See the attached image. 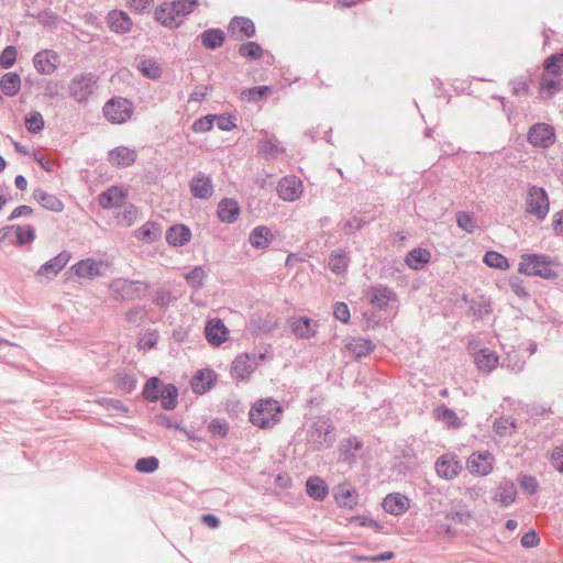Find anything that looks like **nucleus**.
I'll return each mask as SVG.
<instances>
[{"instance_id":"f257e3e1","label":"nucleus","mask_w":563,"mask_h":563,"mask_svg":"<svg viewBox=\"0 0 563 563\" xmlns=\"http://www.w3.org/2000/svg\"><path fill=\"white\" fill-rule=\"evenodd\" d=\"M283 407L272 398L256 400L249 411L250 422L260 429H271L280 422Z\"/></svg>"},{"instance_id":"f03ea898","label":"nucleus","mask_w":563,"mask_h":563,"mask_svg":"<svg viewBox=\"0 0 563 563\" xmlns=\"http://www.w3.org/2000/svg\"><path fill=\"white\" fill-rule=\"evenodd\" d=\"M558 263L544 254H522L518 272L527 276H539L544 279H555Z\"/></svg>"},{"instance_id":"7ed1b4c3","label":"nucleus","mask_w":563,"mask_h":563,"mask_svg":"<svg viewBox=\"0 0 563 563\" xmlns=\"http://www.w3.org/2000/svg\"><path fill=\"white\" fill-rule=\"evenodd\" d=\"M197 7V0H175L170 3H163L156 10V19L168 27L178 26L180 19L191 13Z\"/></svg>"},{"instance_id":"20e7f679","label":"nucleus","mask_w":563,"mask_h":563,"mask_svg":"<svg viewBox=\"0 0 563 563\" xmlns=\"http://www.w3.org/2000/svg\"><path fill=\"white\" fill-rule=\"evenodd\" d=\"M525 210L537 220H544L550 210V201L547 191L541 187H531L525 200Z\"/></svg>"},{"instance_id":"39448f33","label":"nucleus","mask_w":563,"mask_h":563,"mask_svg":"<svg viewBox=\"0 0 563 563\" xmlns=\"http://www.w3.org/2000/svg\"><path fill=\"white\" fill-rule=\"evenodd\" d=\"M113 292V298L122 301L136 300L143 291L148 289V285L141 280H129L117 278L109 285Z\"/></svg>"},{"instance_id":"423d86ee","label":"nucleus","mask_w":563,"mask_h":563,"mask_svg":"<svg viewBox=\"0 0 563 563\" xmlns=\"http://www.w3.org/2000/svg\"><path fill=\"white\" fill-rule=\"evenodd\" d=\"M266 358L264 353L258 355L241 354L232 363L231 374L234 378L246 380L257 368L260 362Z\"/></svg>"},{"instance_id":"0eeeda50","label":"nucleus","mask_w":563,"mask_h":563,"mask_svg":"<svg viewBox=\"0 0 563 563\" xmlns=\"http://www.w3.org/2000/svg\"><path fill=\"white\" fill-rule=\"evenodd\" d=\"M495 457L487 451H477L472 453L466 460L467 471L475 476H487L494 470Z\"/></svg>"},{"instance_id":"6e6552de","label":"nucleus","mask_w":563,"mask_h":563,"mask_svg":"<svg viewBox=\"0 0 563 563\" xmlns=\"http://www.w3.org/2000/svg\"><path fill=\"white\" fill-rule=\"evenodd\" d=\"M103 113L107 120L120 124L132 117L133 107L132 103L124 98L111 99L104 104Z\"/></svg>"},{"instance_id":"1a4fd4ad","label":"nucleus","mask_w":563,"mask_h":563,"mask_svg":"<svg viewBox=\"0 0 563 563\" xmlns=\"http://www.w3.org/2000/svg\"><path fill=\"white\" fill-rule=\"evenodd\" d=\"M110 267L108 262L96 261L93 258H86L74 264L70 269L74 274L84 279H93L103 275L106 269Z\"/></svg>"},{"instance_id":"9d476101","label":"nucleus","mask_w":563,"mask_h":563,"mask_svg":"<svg viewBox=\"0 0 563 563\" xmlns=\"http://www.w3.org/2000/svg\"><path fill=\"white\" fill-rule=\"evenodd\" d=\"M528 141L534 147L548 148L555 142L554 128L547 123H536L529 129Z\"/></svg>"},{"instance_id":"9b49d317","label":"nucleus","mask_w":563,"mask_h":563,"mask_svg":"<svg viewBox=\"0 0 563 563\" xmlns=\"http://www.w3.org/2000/svg\"><path fill=\"white\" fill-rule=\"evenodd\" d=\"M435 472L439 477L451 481L459 476L462 465L457 456L453 453L441 455L435 462Z\"/></svg>"},{"instance_id":"f8f14e48","label":"nucleus","mask_w":563,"mask_h":563,"mask_svg":"<svg viewBox=\"0 0 563 563\" xmlns=\"http://www.w3.org/2000/svg\"><path fill=\"white\" fill-rule=\"evenodd\" d=\"M302 191V181L294 175L283 177L277 184V194L285 201L297 200Z\"/></svg>"},{"instance_id":"ddd939ff","label":"nucleus","mask_w":563,"mask_h":563,"mask_svg":"<svg viewBox=\"0 0 563 563\" xmlns=\"http://www.w3.org/2000/svg\"><path fill=\"white\" fill-rule=\"evenodd\" d=\"M59 56L53 49H43L33 57V65L37 73L42 75H52L59 66Z\"/></svg>"},{"instance_id":"4468645a","label":"nucleus","mask_w":563,"mask_h":563,"mask_svg":"<svg viewBox=\"0 0 563 563\" xmlns=\"http://www.w3.org/2000/svg\"><path fill=\"white\" fill-rule=\"evenodd\" d=\"M128 198V189L121 186H111L98 197L99 205L103 209L119 208Z\"/></svg>"},{"instance_id":"2eb2a0df","label":"nucleus","mask_w":563,"mask_h":563,"mask_svg":"<svg viewBox=\"0 0 563 563\" xmlns=\"http://www.w3.org/2000/svg\"><path fill=\"white\" fill-rule=\"evenodd\" d=\"M93 80L91 76L88 75H78L76 76L69 84V92L70 96L81 102L87 100V98L92 92Z\"/></svg>"},{"instance_id":"dca6fc26","label":"nucleus","mask_w":563,"mask_h":563,"mask_svg":"<svg viewBox=\"0 0 563 563\" xmlns=\"http://www.w3.org/2000/svg\"><path fill=\"white\" fill-rule=\"evenodd\" d=\"M205 334L211 345L219 346L229 338V330L220 319L209 320L205 327Z\"/></svg>"},{"instance_id":"f3484780","label":"nucleus","mask_w":563,"mask_h":563,"mask_svg":"<svg viewBox=\"0 0 563 563\" xmlns=\"http://www.w3.org/2000/svg\"><path fill=\"white\" fill-rule=\"evenodd\" d=\"M135 150L126 146H118L108 153V161L114 167H129L136 161Z\"/></svg>"},{"instance_id":"a211bd4d","label":"nucleus","mask_w":563,"mask_h":563,"mask_svg":"<svg viewBox=\"0 0 563 563\" xmlns=\"http://www.w3.org/2000/svg\"><path fill=\"white\" fill-rule=\"evenodd\" d=\"M383 508L390 515L400 516L410 508V499L400 493L388 494L383 500Z\"/></svg>"},{"instance_id":"6ab92c4d","label":"nucleus","mask_w":563,"mask_h":563,"mask_svg":"<svg viewBox=\"0 0 563 563\" xmlns=\"http://www.w3.org/2000/svg\"><path fill=\"white\" fill-rule=\"evenodd\" d=\"M70 258L71 254L69 252L63 251L54 258L47 261L44 265H42L37 274L46 278L54 277L68 264Z\"/></svg>"},{"instance_id":"aec40b11","label":"nucleus","mask_w":563,"mask_h":563,"mask_svg":"<svg viewBox=\"0 0 563 563\" xmlns=\"http://www.w3.org/2000/svg\"><path fill=\"white\" fill-rule=\"evenodd\" d=\"M292 333L300 339H310L317 333V322L307 317H294L289 320Z\"/></svg>"},{"instance_id":"412c9836","label":"nucleus","mask_w":563,"mask_h":563,"mask_svg":"<svg viewBox=\"0 0 563 563\" xmlns=\"http://www.w3.org/2000/svg\"><path fill=\"white\" fill-rule=\"evenodd\" d=\"M107 23L109 29L118 34H123L132 29V20L121 10H112L107 15Z\"/></svg>"},{"instance_id":"4be33fe9","label":"nucleus","mask_w":563,"mask_h":563,"mask_svg":"<svg viewBox=\"0 0 563 563\" xmlns=\"http://www.w3.org/2000/svg\"><path fill=\"white\" fill-rule=\"evenodd\" d=\"M474 361L479 371L492 372L498 366L499 357L494 351L484 347L474 353Z\"/></svg>"},{"instance_id":"5701e85b","label":"nucleus","mask_w":563,"mask_h":563,"mask_svg":"<svg viewBox=\"0 0 563 563\" xmlns=\"http://www.w3.org/2000/svg\"><path fill=\"white\" fill-rule=\"evenodd\" d=\"M190 191L196 198H210L213 194L211 179L203 174H198L190 183Z\"/></svg>"},{"instance_id":"b1692460","label":"nucleus","mask_w":563,"mask_h":563,"mask_svg":"<svg viewBox=\"0 0 563 563\" xmlns=\"http://www.w3.org/2000/svg\"><path fill=\"white\" fill-rule=\"evenodd\" d=\"M216 382V374L211 369H199L192 377L191 388L197 394L208 391Z\"/></svg>"},{"instance_id":"393cba45","label":"nucleus","mask_w":563,"mask_h":563,"mask_svg":"<svg viewBox=\"0 0 563 563\" xmlns=\"http://www.w3.org/2000/svg\"><path fill=\"white\" fill-rule=\"evenodd\" d=\"M563 89V79L559 77H549L548 75H541L539 93L543 99H549L560 92Z\"/></svg>"},{"instance_id":"a878e982","label":"nucleus","mask_w":563,"mask_h":563,"mask_svg":"<svg viewBox=\"0 0 563 563\" xmlns=\"http://www.w3.org/2000/svg\"><path fill=\"white\" fill-rule=\"evenodd\" d=\"M191 239L189 228L184 224H176L170 227L166 232V241L173 246H183Z\"/></svg>"},{"instance_id":"bb28decb","label":"nucleus","mask_w":563,"mask_h":563,"mask_svg":"<svg viewBox=\"0 0 563 563\" xmlns=\"http://www.w3.org/2000/svg\"><path fill=\"white\" fill-rule=\"evenodd\" d=\"M240 214L239 203L233 199H222L218 205V216L222 222L232 223Z\"/></svg>"},{"instance_id":"cd10ccee","label":"nucleus","mask_w":563,"mask_h":563,"mask_svg":"<svg viewBox=\"0 0 563 563\" xmlns=\"http://www.w3.org/2000/svg\"><path fill=\"white\" fill-rule=\"evenodd\" d=\"M230 31L238 38L251 37L255 34V25L247 18H235L230 23Z\"/></svg>"},{"instance_id":"c85d7f7f","label":"nucleus","mask_w":563,"mask_h":563,"mask_svg":"<svg viewBox=\"0 0 563 563\" xmlns=\"http://www.w3.org/2000/svg\"><path fill=\"white\" fill-rule=\"evenodd\" d=\"M274 234L271 229L265 225L256 227L250 233V243L256 249H266L273 242Z\"/></svg>"},{"instance_id":"c756f323","label":"nucleus","mask_w":563,"mask_h":563,"mask_svg":"<svg viewBox=\"0 0 563 563\" xmlns=\"http://www.w3.org/2000/svg\"><path fill=\"white\" fill-rule=\"evenodd\" d=\"M369 302L376 307H385L389 301L396 299V294L385 286L373 287L369 289Z\"/></svg>"},{"instance_id":"7c9ffc66","label":"nucleus","mask_w":563,"mask_h":563,"mask_svg":"<svg viewBox=\"0 0 563 563\" xmlns=\"http://www.w3.org/2000/svg\"><path fill=\"white\" fill-rule=\"evenodd\" d=\"M306 492L311 498L323 500L329 494V487L323 479L313 476L307 479Z\"/></svg>"},{"instance_id":"2f4dec72","label":"nucleus","mask_w":563,"mask_h":563,"mask_svg":"<svg viewBox=\"0 0 563 563\" xmlns=\"http://www.w3.org/2000/svg\"><path fill=\"white\" fill-rule=\"evenodd\" d=\"M0 89L7 97H14L21 89V78L16 73H7L0 79Z\"/></svg>"},{"instance_id":"473e14b6","label":"nucleus","mask_w":563,"mask_h":563,"mask_svg":"<svg viewBox=\"0 0 563 563\" xmlns=\"http://www.w3.org/2000/svg\"><path fill=\"white\" fill-rule=\"evenodd\" d=\"M543 75L549 77L562 78L563 74V53L553 54L543 62Z\"/></svg>"},{"instance_id":"72a5a7b5","label":"nucleus","mask_w":563,"mask_h":563,"mask_svg":"<svg viewBox=\"0 0 563 563\" xmlns=\"http://www.w3.org/2000/svg\"><path fill=\"white\" fill-rule=\"evenodd\" d=\"M162 230L158 224L155 222H146L140 229H137L135 236L143 243H152L159 239Z\"/></svg>"},{"instance_id":"f704fd0d","label":"nucleus","mask_w":563,"mask_h":563,"mask_svg":"<svg viewBox=\"0 0 563 563\" xmlns=\"http://www.w3.org/2000/svg\"><path fill=\"white\" fill-rule=\"evenodd\" d=\"M431 254L424 249H415L406 256V263L413 269H420L423 265L430 262Z\"/></svg>"},{"instance_id":"c9c22d12","label":"nucleus","mask_w":563,"mask_h":563,"mask_svg":"<svg viewBox=\"0 0 563 563\" xmlns=\"http://www.w3.org/2000/svg\"><path fill=\"white\" fill-rule=\"evenodd\" d=\"M34 197L47 210L60 212L64 209V203L52 194H47L43 190H36L34 192Z\"/></svg>"},{"instance_id":"e433bc0d","label":"nucleus","mask_w":563,"mask_h":563,"mask_svg":"<svg viewBox=\"0 0 563 563\" xmlns=\"http://www.w3.org/2000/svg\"><path fill=\"white\" fill-rule=\"evenodd\" d=\"M346 347L357 358L367 356L374 349L372 342L363 338L353 339Z\"/></svg>"},{"instance_id":"4c0bfd02","label":"nucleus","mask_w":563,"mask_h":563,"mask_svg":"<svg viewBox=\"0 0 563 563\" xmlns=\"http://www.w3.org/2000/svg\"><path fill=\"white\" fill-rule=\"evenodd\" d=\"M177 388L174 385L168 384L163 386L158 399L161 400V405L164 409L172 410L177 406Z\"/></svg>"},{"instance_id":"58836bf2","label":"nucleus","mask_w":563,"mask_h":563,"mask_svg":"<svg viewBox=\"0 0 563 563\" xmlns=\"http://www.w3.org/2000/svg\"><path fill=\"white\" fill-rule=\"evenodd\" d=\"M516 488L512 483H505L500 485L499 492L495 495L494 499L496 503L504 507L509 506L515 501Z\"/></svg>"},{"instance_id":"ea45409f","label":"nucleus","mask_w":563,"mask_h":563,"mask_svg":"<svg viewBox=\"0 0 563 563\" xmlns=\"http://www.w3.org/2000/svg\"><path fill=\"white\" fill-rule=\"evenodd\" d=\"M357 497L354 489L340 488L335 494L338 505L347 509H353L357 505Z\"/></svg>"},{"instance_id":"a19ab883","label":"nucleus","mask_w":563,"mask_h":563,"mask_svg":"<svg viewBox=\"0 0 563 563\" xmlns=\"http://www.w3.org/2000/svg\"><path fill=\"white\" fill-rule=\"evenodd\" d=\"M434 413L438 420L443 421L450 428H460L462 426L461 419L457 415L444 406L437 408Z\"/></svg>"},{"instance_id":"79ce46f5","label":"nucleus","mask_w":563,"mask_h":563,"mask_svg":"<svg viewBox=\"0 0 563 563\" xmlns=\"http://www.w3.org/2000/svg\"><path fill=\"white\" fill-rule=\"evenodd\" d=\"M137 217V208L134 205H129L117 214L115 219L119 225L128 228L135 223Z\"/></svg>"},{"instance_id":"37998d69","label":"nucleus","mask_w":563,"mask_h":563,"mask_svg":"<svg viewBox=\"0 0 563 563\" xmlns=\"http://www.w3.org/2000/svg\"><path fill=\"white\" fill-rule=\"evenodd\" d=\"M517 429L516 421L509 417H501L494 422V431L499 437L512 434Z\"/></svg>"},{"instance_id":"c03bdc74","label":"nucleus","mask_w":563,"mask_h":563,"mask_svg":"<svg viewBox=\"0 0 563 563\" xmlns=\"http://www.w3.org/2000/svg\"><path fill=\"white\" fill-rule=\"evenodd\" d=\"M484 263L493 268L506 271L510 267L508 260L500 253L488 251L483 258Z\"/></svg>"},{"instance_id":"a18cd8bd","label":"nucleus","mask_w":563,"mask_h":563,"mask_svg":"<svg viewBox=\"0 0 563 563\" xmlns=\"http://www.w3.org/2000/svg\"><path fill=\"white\" fill-rule=\"evenodd\" d=\"M163 386V383L157 377H152L144 385L143 396L148 401H156L159 398Z\"/></svg>"},{"instance_id":"49530a36","label":"nucleus","mask_w":563,"mask_h":563,"mask_svg":"<svg viewBox=\"0 0 563 563\" xmlns=\"http://www.w3.org/2000/svg\"><path fill=\"white\" fill-rule=\"evenodd\" d=\"M224 42V34L221 30H208L202 33V44L208 48L220 47Z\"/></svg>"},{"instance_id":"de8ad7c7","label":"nucleus","mask_w":563,"mask_h":563,"mask_svg":"<svg viewBox=\"0 0 563 563\" xmlns=\"http://www.w3.org/2000/svg\"><path fill=\"white\" fill-rule=\"evenodd\" d=\"M271 92V87L258 86L245 89L241 92V99L246 102H253L263 99Z\"/></svg>"},{"instance_id":"09e8293b","label":"nucleus","mask_w":563,"mask_h":563,"mask_svg":"<svg viewBox=\"0 0 563 563\" xmlns=\"http://www.w3.org/2000/svg\"><path fill=\"white\" fill-rule=\"evenodd\" d=\"M137 68L145 77L152 79L158 78L162 74L159 65L151 59L141 60Z\"/></svg>"},{"instance_id":"8fccbe9b","label":"nucleus","mask_w":563,"mask_h":563,"mask_svg":"<svg viewBox=\"0 0 563 563\" xmlns=\"http://www.w3.org/2000/svg\"><path fill=\"white\" fill-rule=\"evenodd\" d=\"M24 123L30 133H38L44 129V119L40 112L27 113Z\"/></svg>"},{"instance_id":"3c124183","label":"nucleus","mask_w":563,"mask_h":563,"mask_svg":"<svg viewBox=\"0 0 563 563\" xmlns=\"http://www.w3.org/2000/svg\"><path fill=\"white\" fill-rule=\"evenodd\" d=\"M136 384H137V380L134 377V375L120 374L118 376L117 386L121 391H123L125 394L132 393L135 389Z\"/></svg>"},{"instance_id":"603ef678","label":"nucleus","mask_w":563,"mask_h":563,"mask_svg":"<svg viewBox=\"0 0 563 563\" xmlns=\"http://www.w3.org/2000/svg\"><path fill=\"white\" fill-rule=\"evenodd\" d=\"M214 121V114H209L203 118H200L192 123V131L196 133L209 132L213 128Z\"/></svg>"},{"instance_id":"864d4df0","label":"nucleus","mask_w":563,"mask_h":563,"mask_svg":"<svg viewBox=\"0 0 563 563\" xmlns=\"http://www.w3.org/2000/svg\"><path fill=\"white\" fill-rule=\"evenodd\" d=\"M158 460L154 456L137 460L135 470L140 473H153L158 468Z\"/></svg>"},{"instance_id":"5fc2aeb1","label":"nucleus","mask_w":563,"mask_h":563,"mask_svg":"<svg viewBox=\"0 0 563 563\" xmlns=\"http://www.w3.org/2000/svg\"><path fill=\"white\" fill-rule=\"evenodd\" d=\"M329 267L335 274L343 273L347 267V257L341 253L332 254L330 257Z\"/></svg>"},{"instance_id":"6e6d98bb","label":"nucleus","mask_w":563,"mask_h":563,"mask_svg":"<svg viewBox=\"0 0 563 563\" xmlns=\"http://www.w3.org/2000/svg\"><path fill=\"white\" fill-rule=\"evenodd\" d=\"M16 48L14 46H7L0 54V66L4 69L10 68L16 60Z\"/></svg>"},{"instance_id":"4d7b16f0","label":"nucleus","mask_w":563,"mask_h":563,"mask_svg":"<svg viewBox=\"0 0 563 563\" xmlns=\"http://www.w3.org/2000/svg\"><path fill=\"white\" fill-rule=\"evenodd\" d=\"M239 52L242 56L254 58V59L260 58L263 54L262 47L254 42H249L246 44H243L240 47Z\"/></svg>"},{"instance_id":"13d9d810","label":"nucleus","mask_w":563,"mask_h":563,"mask_svg":"<svg viewBox=\"0 0 563 563\" xmlns=\"http://www.w3.org/2000/svg\"><path fill=\"white\" fill-rule=\"evenodd\" d=\"M456 221L459 227L468 233H472L476 227L473 216L468 212H459Z\"/></svg>"},{"instance_id":"bf43d9fd","label":"nucleus","mask_w":563,"mask_h":563,"mask_svg":"<svg viewBox=\"0 0 563 563\" xmlns=\"http://www.w3.org/2000/svg\"><path fill=\"white\" fill-rule=\"evenodd\" d=\"M185 278L191 287L199 288L202 286L205 271L201 267H195L192 271L185 275Z\"/></svg>"},{"instance_id":"052dcab7","label":"nucleus","mask_w":563,"mask_h":563,"mask_svg":"<svg viewBox=\"0 0 563 563\" xmlns=\"http://www.w3.org/2000/svg\"><path fill=\"white\" fill-rule=\"evenodd\" d=\"M16 238L20 244L31 243L35 239V230L31 225L18 227Z\"/></svg>"},{"instance_id":"680f3d73","label":"nucleus","mask_w":563,"mask_h":563,"mask_svg":"<svg viewBox=\"0 0 563 563\" xmlns=\"http://www.w3.org/2000/svg\"><path fill=\"white\" fill-rule=\"evenodd\" d=\"M445 518L452 522L466 525L473 519V512L470 510L450 511Z\"/></svg>"},{"instance_id":"e2e57ef3","label":"nucleus","mask_w":563,"mask_h":563,"mask_svg":"<svg viewBox=\"0 0 563 563\" xmlns=\"http://www.w3.org/2000/svg\"><path fill=\"white\" fill-rule=\"evenodd\" d=\"M217 125L222 131H232L236 128L235 118L232 115H216Z\"/></svg>"},{"instance_id":"0e129e2a","label":"nucleus","mask_w":563,"mask_h":563,"mask_svg":"<svg viewBox=\"0 0 563 563\" xmlns=\"http://www.w3.org/2000/svg\"><path fill=\"white\" fill-rule=\"evenodd\" d=\"M208 430L214 434V435H219V437H225L228 434V431H229V426L227 422L224 421H220V420H213L211 421L209 424H208Z\"/></svg>"},{"instance_id":"69168bd1","label":"nucleus","mask_w":563,"mask_h":563,"mask_svg":"<svg viewBox=\"0 0 563 563\" xmlns=\"http://www.w3.org/2000/svg\"><path fill=\"white\" fill-rule=\"evenodd\" d=\"M550 461L556 471L563 473V444L552 451Z\"/></svg>"},{"instance_id":"338daca9","label":"nucleus","mask_w":563,"mask_h":563,"mask_svg":"<svg viewBox=\"0 0 563 563\" xmlns=\"http://www.w3.org/2000/svg\"><path fill=\"white\" fill-rule=\"evenodd\" d=\"M333 314L334 317L346 323L350 320V310L346 303L344 302H336L333 307Z\"/></svg>"},{"instance_id":"774afa93","label":"nucleus","mask_w":563,"mask_h":563,"mask_svg":"<svg viewBox=\"0 0 563 563\" xmlns=\"http://www.w3.org/2000/svg\"><path fill=\"white\" fill-rule=\"evenodd\" d=\"M552 228L558 236H563V210L553 214Z\"/></svg>"}]
</instances>
